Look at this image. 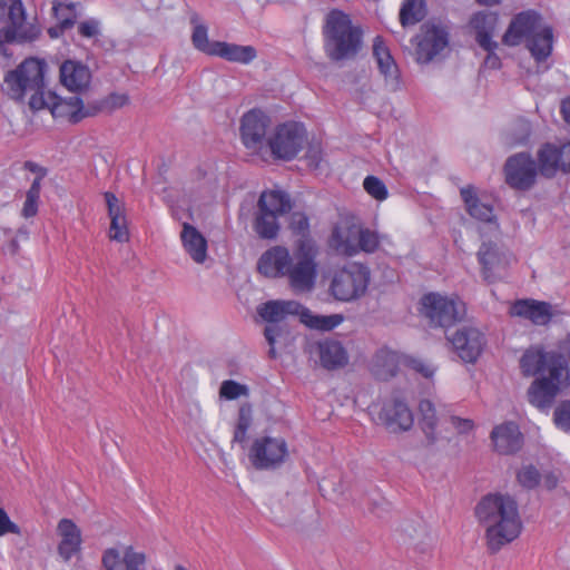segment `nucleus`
Masks as SVG:
<instances>
[{
    "mask_svg": "<svg viewBox=\"0 0 570 570\" xmlns=\"http://www.w3.org/2000/svg\"><path fill=\"white\" fill-rule=\"evenodd\" d=\"M252 407L249 405H242L238 411V419L234 431L233 442L243 443L246 440V434L252 424Z\"/></svg>",
    "mask_w": 570,
    "mask_h": 570,
    "instance_id": "43",
    "label": "nucleus"
},
{
    "mask_svg": "<svg viewBox=\"0 0 570 570\" xmlns=\"http://www.w3.org/2000/svg\"><path fill=\"white\" fill-rule=\"evenodd\" d=\"M551 308L550 303L525 298L515 301L510 308V314L529 320L535 325H546L551 321Z\"/></svg>",
    "mask_w": 570,
    "mask_h": 570,
    "instance_id": "21",
    "label": "nucleus"
},
{
    "mask_svg": "<svg viewBox=\"0 0 570 570\" xmlns=\"http://www.w3.org/2000/svg\"><path fill=\"white\" fill-rule=\"evenodd\" d=\"M450 422L459 433H468L473 429V422L469 419H461L453 415L450 417Z\"/></svg>",
    "mask_w": 570,
    "mask_h": 570,
    "instance_id": "63",
    "label": "nucleus"
},
{
    "mask_svg": "<svg viewBox=\"0 0 570 570\" xmlns=\"http://www.w3.org/2000/svg\"><path fill=\"white\" fill-rule=\"evenodd\" d=\"M361 228V219L355 215L342 216L333 228L330 239L331 246L343 255L354 256Z\"/></svg>",
    "mask_w": 570,
    "mask_h": 570,
    "instance_id": "14",
    "label": "nucleus"
},
{
    "mask_svg": "<svg viewBox=\"0 0 570 570\" xmlns=\"http://www.w3.org/2000/svg\"><path fill=\"white\" fill-rule=\"evenodd\" d=\"M458 356L465 363H475L482 354L485 337L476 327L463 326L446 335Z\"/></svg>",
    "mask_w": 570,
    "mask_h": 570,
    "instance_id": "13",
    "label": "nucleus"
},
{
    "mask_svg": "<svg viewBox=\"0 0 570 570\" xmlns=\"http://www.w3.org/2000/svg\"><path fill=\"white\" fill-rule=\"evenodd\" d=\"M60 81L70 91L81 94L91 81L89 68L80 61L66 60L60 66Z\"/></svg>",
    "mask_w": 570,
    "mask_h": 570,
    "instance_id": "20",
    "label": "nucleus"
},
{
    "mask_svg": "<svg viewBox=\"0 0 570 570\" xmlns=\"http://www.w3.org/2000/svg\"><path fill=\"white\" fill-rule=\"evenodd\" d=\"M271 126V118L261 109H252L243 115L240 119V139L243 145L257 153L267 146V130Z\"/></svg>",
    "mask_w": 570,
    "mask_h": 570,
    "instance_id": "11",
    "label": "nucleus"
},
{
    "mask_svg": "<svg viewBox=\"0 0 570 570\" xmlns=\"http://www.w3.org/2000/svg\"><path fill=\"white\" fill-rule=\"evenodd\" d=\"M520 368L524 376H534L527 396L540 411L549 410L559 393L570 385V368L567 356L541 345L530 346L520 358Z\"/></svg>",
    "mask_w": 570,
    "mask_h": 570,
    "instance_id": "1",
    "label": "nucleus"
},
{
    "mask_svg": "<svg viewBox=\"0 0 570 570\" xmlns=\"http://www.w3.org/2000/svg\"><path fill=\"white\" fill-rule=\"evenodd\" d=\"M45 60L28 58L14 70L4 77L7 95L17 101H23L27 92H31L29 107L33 111L50 108L51 105L45 98V73L47 71Z\"/></svg>",
    "mask_w": 570,
    "mask_h": 570,
    "instance_id": "4",
    "label": "nucleus"
},
{
    "mask_svg": "<svg viewBox=\"0 0 570 570\" xmlns=\"http://www.w3.org/2000/svg\"><path fill=\"white\" fill-rule=\"evenodd\" d=\"M534 60L540 63L548 59L553 47V30L549 26L538 29L525 42Z\"/></svg>",
    "mask_w": 570,
    "mask_h": 570,
    "instance_id": "32",
    "label": "nucleus"
},
{
    "mask_svg": "<svg viewBox=\"0 0 570 570\" xmlns=\"http://www.w3.org/2000/svg\"><path fill=\"white\" fill-rule=\"evenodd\" d=\"M498 23V16L492 12H476L470 24L475 31V41L482 49H498L499 43L492 40Z\"/></svg>",
    "mask_w": 570,
    "mask_h": 570,
    "instance_id": "26",
    "label": "nucleus"
},
{
    "mask_svg": "<svg viewBox=\"0 0 570 570\" xmlns=\"http://www.w3.org/2000/svg\"><path fill=\"white\" fill-rule=\"evenodd\" d=\"M107 111L105 100L88 102L82 105L80 109L70 115V122L78 124L87 117H94L100 112Z\"/></svg>",
    "mask_w": 570,
    "mask_h": 570,
    "instance_id": "46",
    "label": "nucleus"
},
{
    "mask_svg": "<svg viewBox=\"0 0 570 570\" xmlns=\"http://www.w3.org/2000/svg\"><path fill=\"white\" fill-rule=\"evenodd\" d=\"M52 104L50 107L53 117L67 116L70 121V115L80 109L83 105V100L79 96H71L68 98H59L56 95L50 94Z\"/></svg>",
    "mask_w": 570,
    "mask_h": 570,
    "instance_id": "40",
    "label": "nucleus"
},
{
    "mask_svg": "<svg viewBox=\"0 0 570 570\" xmlns=\"http://www.w3.org/2000/svg\"><path fill=\"white\" fill-rule=\"evenodd\" d=\"M254 230L263 239L276 238L279 232L278 217L272 215V213L257 209L254 220Z\"/></svg>",
    "mask_w": 570,
    "mask_h": 570,
    "instance_id": "37",
    "label": "nucleus"
},
{
    "mask_svg": "<svg viewBox=\"0 0 570 570\" xmlns=\"http://www.w3.org/2000/svg\"><path fill=\"white\" fill-rule=\"evenodd\" d=\"M257 209L279 217L292 209L289 195L282 190L263 191L257 202Z\"/></svg>",
    "mask_w": 570,
    "mask_h": 570,
    "instance_id": "34",
    "label": "nucleus"
},
{
    "mask_svg": "<svg viewBox=\"0 0 570 570\" xmlns=\"http://www.w3.org/2000/svg\"><path fill=\"white\" fill-rule=\"evenodd\" d=\"M8 18L11 24L6 28L17 30L18 42H31L39 37V27L26 22V10L21 0H8Z\"/></svg>",
    "mask_w": 570,
    "mask_h": 570,
    "instance_id": "22",
    "label": "nucleus"
},
{
    "mask_svg": "<svg viewBox=\"0 0 570 570\" xmlns=\"http://www.w3.org/2000/svg\"><path fill=\"white\" fill-rule=\"evenodd\" d=\"M553 421L559 429L570 430V401H564L556 407Z\"/></svg>",
    "mask_w": 570,
    "mask_h": 570,
    "instance_id": "53",
    "label": "nucleus"
},
{
    "mask_svg": "<svg viewBox=\"0 0 570 570\" xmlns=\"http://www.w3.org/2000/svg\"><path fill=\"white\" fill-rule=\"evenodd\" d=\"M7 533L20 534L21 530L18 524L12 522L7 512L0 508V537Z\"/></svg>",
    "mask_w": 570,
    "mask_h": 570,
    "instance_id": "57",
    "label": "nucleus"
},
{
    "mask_svg": "<svg viewBox=\"0 0 570 570\" xmlns=\"http://www.w3.org/2000/svg\"><path fill=\"white\" fill-rule=\"evenodd\" d=\"M322 149L318 145H311L306 153V160L311 168L318 169L322 161Z\"/></svg>",
    "mask_w": 570,
    "mask_h": 570,
    "instance_id": "58",
    "label": "nucleus"
},
{
    "mask_svg": "<svg viewBox=\"0 0 570 570\" xmlns=\"http://www.w3.org/2000/svg\"><path fill=\"white\" fill-rule=\"evenodd\" d=\"M449 45V33L441 27L432 24L423 32L416 47V60L422 63L432 61Z\"/></svg>",
    "mask_w": 570,
    "mask_h": 570,
    "instance_id": "17",
    "label": "nucleus"
},
{
    "mask_svg": "<svg viewBox=\"0 0 570 570\" xmlns=\"http://www.w3.org/2000/svg\"><path fill=\"white\" fill-rule=\"evenodd\" d=\"M78 32L83 38H96L100 35V23L96 19H88L78 24Z\"/></svg>",
    "mask_w": 570,
    "mask_h": 570,
    "instance_id": "55",
    "label": "nucleus"
},
{
    "mask_svg": "<svg viewBox=\"0 0 570 570\" xmlns=\"http://www.w3.org/2000/svg\"><path fill=\"white\" fill-rule=\"evenodd\" d=\"M425 18L424 0H404L400 9V22L403 27L419 23Z\"/></svg>",
    "mask_w": 570,
    "mask_h": 570,
    "instance_id": "38",
    "label": "nucleus"
},
{
    "mask_svg": "<svg viewBox=\"0 0 570 570\" xmlns=\"http://www.w3.org/2000/svg\"><path fill=\"white\" fill-rule=\"evenodd\" d=\"M197 22V16H194L191 18V23L195 24L193 35H191V42L194 47L209 56H213V50H215L214 41L208 40V29L203 23H196Z\"/></svg>",
    "mask_w": 570,
    "mask_h": 570,
    "instance_id": "41",
    "label": "nucleus"
},
{
    "mask_svg": "<svg viewBox=\"0 0 570 570\" xmlns=\"http://www.w3.org/2000/svg\"><path fill=\"white\" fill-rule=\"evenodd\" d=\"M475 515L485 529L487 546L491 553L499 552L521 534L523 524L518 503L508 494H487L476 504Z\"/></svg>",
    "mask_w": 570,
    "mask_h": 570,
    "instance_id": "2",
    "label": "nucleus"
},
{
    "mask_svg": "<svg viewBox=\"0 0 570 570\" xmlns=\"http://www.w3.org/2000/svg\"><path fill=\"white\" fill-rule=\"evenodd\" d=\"M301 321L313 330L320 331H331L338 326L344 317L341 314H332V315H314L311 311L303 306L301 309Z\"/></svg>",
    "mask_w": 570,
    "mask_h": 570,
    "instance_id": "35",
    "label": "nucleus"
},
{
    "mask_svg": "<svg viewBox=\"0 0 570 570\" xmlns=\"http://www.w3.org/2000/svg\"><path fill=\"white\" fill-rule=\"evenodd\" d=\"M399 365L400 355L387 347H382L373 355L370 371L376 380L389 381L397 374Z\"/></svg>",
    "mask_w": 570,
    "mask_h": 570,
    "instance_id": "24",
    "label": "nucleus"
},
{
    "mask_svg": "<svg viewBox=\"0 0 570 570\" xmlns=\"http://www.w3.org/2000/svg\"><path fill=\"white\" fill-rule=\"evenodd\" d=\"M379 245L380 240L377 233L362 227L355 245L356 254L360 252L374 253L379 248Z\"/></svg>",
    "mask_w": 570,
    "mask_h": 570,
    "instance_id": "45",
    "label": "nucleus"
},
{
    "mask_svg": "<svg viewBox=\"0 0 570 570\" xmlns=\"http://www.w3.org/2000/svg\"><path fill=\"white\" fill-rule=\"evenodd\" d=\"M145 561L146 558L144 553L134 551L131 547L126 549L124 554L126 570H139V567L142 566Z\"/></svg>",
    "mask_w": 570,
    "mask_h": 570,
    "instance_id": "54",
    "label": "nucleus"
},
{
    "mask_svg": "<svg viewBox=\"0 0 570 570\" xmlns=\"http://www.w3.org/2000/svg\"><path fill=\"white\" fill-rule=\"evenodd\" d=\"M422 314L432 327L444 328L445 332L464 320L465 304L459 298H451L439 293L425 294L422 299Z\"/></svg>",
    "mask_w": 570,
    "mask_h": 570,
    "instance_id": "6",
    "label": "nucleus"
},
{
    "mask_svg": "<svg viewBox=\"0 0 570 570\" xmlns=\"http://www.w3.org/2000/svg\"><path fill=\"white\" fill-rule=\"evenodd\" d=\"M323 36L325 53L332 61L354 59L362 49V28L353 24L350 16L338 9L327 13Z\"/></svg>",
    "mask_w": 570,
    "mask_h": 570,
    "instance_id": "3",
    "label": "nucleus"
},
{
    "mask_svg": "<svg viewBox=\"0 0 570 570\" xmlns=\"http://www.w3.org/2000/svg\"><path fill=\"white\" fill-rule=\"evenodd\" d=\"M104 197L106 200V205L108 208V215L110 218L116 217V216H125L124 204L119 202V199L116 197L115 194H112L111 191H106L104 194Z\"/></svg>",
    "mask_w": 570,
    "mask_h": 570,
    "instance_id": "56",
    "label": "nucleus"
},
{
    "mask_svg": "<svg viewBox=\"0 0 570 570\" xmlns=\"http://www.w3.org/2000/svg\"><path fill=\"white\" fill-rule=\"evenodd\" d=\"M287 453V443L284 439L264 436L253 443L249 459L255 469L271 470L284 463Z\"/></svg>",
    "mask_w": 570,
    "mask_h": 570,
    "instance_id": "10",
    "label": "nucleus"
},
{
    "mask_svg": "<svg viewBox=\"0 0 570 570\" xmlns=\"http://www.w3.org/2000/svg\"><path fill=\"white\" fill-rule=\"evenodd\" d=\"M540 174L546 178H553L560 170L570 173V142H546L537 154Z\"/></svg>",
    "mask_w": 570,
    "mask_h": 570,
    "instance_id": "12",
    "label": "nucleus"
},
{
    "mask_svg": "<svg viewBox=\"0 0 570 570\" xmlns=\"http://www.w3.org/2000/svg\"><path fill=\"white\" fill-rule=\"evenodd\" d=\"M61 541L58 544V553L65 561H69L81 547V531L70 519H61L57 527Z\"/></svg>",
    "mask_w": 570,
    "mask_h": 570,
    "instance_id": "25",
    "label": "nucleus"
},
{
    "mask_svg": "<svg viewBox=\"0 0 570 570\" xmlns=\"http://www.w3.org/2000/svg\"><path fill=\"white\" fill-rule=\"evenodd\" d=\"M292 262L293 258L286 247L275 246L259 257L257 269L267 277H283L289 272Z\"/></svg>",
    "mask_w": 570,
    "mask_h": 570,
    "instance_id": "18",
    "label": "nucleus"
},
{
    "mask_svg": "<svg viewBox=\"0 0 570 570\" xmlns=\"http://www.w3.org/2000/svg\"><path fill=\"white\" fill-rule=\"evenodd\" d=\"M38 202H39L38 197L26 194V200H24L22 212H21V214L24 218H30V217H33L37 215Z\"/></svg>",
    "mask_w": 570,
    "mask_h": 570,
    "instance_id": "61",
    "label": "nucleus"
},
{
    "mask_svg": "<svg viewBox=\"0 0 570 570\" xmlns=\"http://www.w3.org/2000/svg\"><path fill=\"white\" fill-rule=\"evenodd\" d=\"M104 100L107 111H112L125 106L128 102V97L126 95L110 94Z\"/></svg>",
    "mask_w": 570,
    "mask_h": 570,
    "instance_id": "60",
    "label": "nucleus"
},
{
    "mask_svg": "<svg viewBox=\"0 0 570 570\" xmlns=\"http://www.w3.org/2000/svg\"><path fill=\"white\" fill-rule=\"evenodd\" d=\"M55 17L59 21L60 31H65L73 27L76 22L75 6L72 3L66 4L62 2L55 3L52 7Z\"/></svg>",
    "mask_w": 570,
    "mask_h": 570,
    "instance_id": "42",
    "label": "nucleus"
},
{
    "mask_svg": "<svg viewBox=\"0 0 570 570\" xmlns=\"http://www.w3.org/2000/svg\"><path fill=\"white\" fill-rule=\"evenodd\" d=\"M517 479L523 488L534 489L540 483L541 474L534 465L529 464L518 471Z\"/></svg>",
    "mask_w": 570,
    "mask_h": 570,
    "instance_id": "47",
    "label": "nucleus"
},
{
    "mask_svg": "<svg viewBox=\"0 0 570 570\" xmlns=\"http://www.w3.org/2000/svg\"><path fill=\"white\" fill-rule=\"evenodd\" d=\"M287 335H288V331L282 323L267 324L265 326L264 336L269 345L268 356L271 358H276V356H277L276 350H275V344L279 340H286Z\"/></svg>",
    "mask_w": 570,
    "mask_h": 570,
    "instance_id": "44",
    "label": "nucleus"
},
{
    "mask_svg": "<svg viewBox=\"0 0 570 570\" xmlns=\"http://www.w3.org/2000/svg\"><path fill=\"white\" fill-rule=\"evenodd\" d=\"M303 305L295 301H269L258 306V315L268 324L282 323L287 315H299Z\"/></svg>",
    "mask_w": 570,
    "mask_h": 570,
    "instance_id": "28",
    "label": "nucleus"
},
{
    "mask_svg": "<svg viewBox=\"0 0 570 570\" xmlns=\"http://www.w3.org/2000/svg\"><path fill=\"white\" fill-rule=\"evenodd\" d=\"M460 194L465 205V210L471 217L484 223L494 220L493 207L480 199L473 186L470 185L461 188Z\"/></svg>",
    "mask_w": 570,
    "mask_h": 570,
    "instance_id": "30",
    "label": "nucleus"
},
{
    "mask_svg": "<svg viewBox=\"0 0 570 570\" xmlns=\"http://www.w3.org/2000/svg\"><path fill=\"white\" fill-rule=\"evenodd\" d=\"M530 135V121L525 119H518L513 122L511 128L504 134V142L510 148L523 146L529 141Z\"/></svg>",
    "mask_w": 570,
    "mask_h": 570,
    "instance_id": "39",
    "label": "nucleus"
},
{
    "mask_svg": "<svg viewBox=\"0 0 570 570\" xmlns=\"http://www.w3.org/2000/svg\"><path fill=\"white\" fill-rule=\"evenodd\" d=\"M409 365L411 368L426 379L432 377L435 372V370L430 364L419 358H411L409 361Z\"/></svg>",
    "mask_w": 570,
    "mask_h": 570,
    "instance_id": "59",
    "label": "nucleus"
},
{
    "mask_svg": "<svg viewBox=\"0 0 570 570\" xmlns=\"http://www.w3.org/2000/svg\"><path fill=\"white\" fill-rule=\"evenodd\" d=\"M307 139L306 130L302 124L288 121L278 125L273 135L268 137L267 146L277 159L292 160L303 149Z\"/></svg>",
    "mask_w": 570,
    "mask_h": 570,
    "instance_id": "8",
    "label": "nucleus"
},
{
    "mask_svg": "<svg viewBox=\"0 0 570 570\" xmlns=\"http://www.w3.org/2000/svg\"><path fill=\"white\" fill-rule=\"evenodd\" d=\"M505 183L513 189L520 191L530 190L537 183L539 161L529 153L514 154L505 160L503 166Z\"/></svg>",
    "mask_w": 570,
    "mask_h": 570,
    "instance_id": "9",
    "label": "nucleus"
},
{
    "mask_svg": "<svg viewBox=\"0 0 570 570\" xmlns=\"http://www.w3.org/2000/svg\"><path fill=\"white\" fill-rule=\"evenodd\" d=\"M541 14L534 10H527L515 14L502 37V42L515 47L527 40L539 29Z\"/></svg>",
    "mask_w": 570,
    "mask_h": 570,
    "instance_id": "16",
    "label": "nucleus"
},
{
    "mask_svg": "<svg viewBox=\"0 0 570 570\" xmlns=\"http://www.w3.org/2000/svg\"><path fill=\"white\" fill-rule=\"evenodd\" d=\"M110 238L120 243L128 240L127 220L125 216L110 218Z\"/></svg>",
    "mask_w": 570,
    "mask_h": 570,
    "instance_id": "51",
    "label": "nucleus"
},
{
    "mask_svg": "<svg viewBox=\"0 0 570 570\" xmlns=\"http://www.w3.org/2000/svg\"><path fill=\"white\" fill-rule=\"evenodd\" d=\"M289 229L293 234L301 236L299 239L309 237V220L308 217L301 212H295L291 215Z\"/></svg>",
    "mask_w": 570,
    "mask_h": 570,
    "instance_id": "48",
    "label": "nucleus"
},
{
    "mask_svg": "<svg viewBox=\"0 0 570 570\" xmlns=\"http://www.w3.org/2000/svg\"><path fill=\"white\" fill-rule=\"evenodd\" d=\"M180 238L185 250L196 263L200 264L206 259L207 242L194 226L184 223Z\"/></svg>",
    "mask_w": 570,
    "mask_h": 570,
    "instance_id": "33",
    "label": "nucleus"
},
{
    "mask_svg": "<svg viewBox=\"0 0 570 570\" xmlns=\"http://www.w3.org/2000/svg\"><path fill=\"white\" fill-rule=\"evenodd\" d=\"M484 50L488 52V55L484 59V65L491 69H499L501 67V60H500L499 56L495 53L497 49H484Z\"/></svg>",
    "mask_w": 570,
    "mask_h": 570,
    "instance_id": "64",
    "label": "nucleus"
},
{
    "mask_svg": "<svg viewBox=\"0 0 570 570\" xmlns=\"http://www.w3.org/2000/svg\"><path fill=\"white\" fill-rule=\"evenodd\" d=\"M321 365L326 370H337L348 363V354L341 342L324 340L317 344Z\"/></svg>",
    "mask_w": 570,
    "mask_h": 570,
    "instance_id": "29",
    "label": "nucleus"
},
{
    "mask_svg": "<svg viewBox=\"0 0 570 570\" xmlns=\"http://www.w3.org/2000/svg\"><path fill=\"white\" fill-rule=\"evenodd\" d=\"M247 394V386L233 380L224 381L219 389V395L226 400H236L239 396Z\"/></svg>",
    "mask_w": 570,
    "mask_h": 570,
    "instance_id": "49",
    "label": "nucleus"
},
{
    "mask_svg": "<svg viewBox=\"0 0 570 570\" xmlns=\"http://www.w3.org/2000/svg\"><path fill=\"white\" fill-rule=\"evenodd\" d=\"M419 411L421 414L420 425L425 434L428 445H433L438 440L434 432L438 422L434 404L430 400H422L419 404Z\"/></svg>",
    "mask_w": 570,
    "mask_h": 570,
    "instance_id": "36",
    "label": "nucleus"
},
{
    "mask_svg": "<svg viewBox=\"0 0 570 570\" xmlns=\"http://www.w3.org/2000/svg\"><path fill=\"white\" fill-rule=\"evenodd\" d=\"M491 440L495 451L504 455L518 452L523 445V435L513 422L495 426L491 432Z\"/></svg>",
    "mask_w": 570,
    "mask_h": 570,
    "instance_id": "19",
    "label": "nucleus"
},
{
    "mask_svg": "<svg viewBox=\"0 0 570 570\" xmlns=\"http://www.w3.org/2000/svg\"><path fill=\"white\" fill-rule=\"evenodd\" d=\"M370 283L367 266L351 263L333 274L330 294L340 302H351L363 296Z\"/></svg>",
    "mask_w": 570,
    "mask_h": 570,
    "instance_id": "7",
    "label": "nucleus"
},
{
    "mask_svg": "<svg viewBox=\"0 0 570 570\" xmlns=\"http://www.w3.org/2000/svg\"><path fill=\"white\" fill-rule=\"evenodd\" d=\"M476 256L483 279L489 284L497 282L509 265L507 253L493 242H483Z\"/></svg>",
    "mask_w": 570,
    "mask_h": 570,
    "instance_id": "15",
    "label": "nucleus"
},
{
    "mask_svg": "<svg viewBox=\"0 0 570 570\" xmlns=\"http://www.w3.org/2000/svg\"><path fill=\"white\" fill-rule=\"evenodd\" d=\"M213 56L220 57L230 62L247 65L257 57L253 46H240L225 41H214Z\"/></svg>",
    "mask_w": 570,
    "mask_h": 570,
    "instance_id": "31",
    "label": "nucleus"
},
{
    "mask_svg": "<svg viewBox=\"0 0 570 570\" xmlns=\"http://www.w3.org/2000/svg\"><path fill=\"white\" fill-rule=\"evenodd\" d=\"M18 42L17 30L7 29L6 27L0 29V53L4 51V45L10 42Z\"/></svg>",
    "mask_w": 570,
    "mask_h": 570,
    "instance_id": "62",
    "label": "nucleus"
},
{
    "mask_svg": "<svg viewBox=\"0 0 570 570\" xmlns=\"http://www.w3.org/2000/svg\"><path fill=\"white\" fill-rule=\"evenodd\" d=\"M363 186L366 193L373 198L377 200H384L387 198L386 186L380 178L375 176H367L364 179Z\"/></svg>",
    "mask_w": 570,
    "mask_h": 570,
    "instance_id": "50",
    "label": "nucleus"
},
{
    "mask_svg": "<svg viewBox=\"0 0 570 570\" xmlns=\"http://www.w3.org/2000/svg\"><path fill=\"white\" fill-rule=\"evenodd\" d=\"M382 417L386 426L393 432L407 431L414 422L410 407L399 397L384 404Z\"/></svg>",
    "mask_w": 570,
    "mask_h": 570,
    "instance_id": "23",
    "label": "nucleus"
},
{
    "mask_svg": "<svg viewBox=\"0 0 570 570\" xmlns=\"http://www.w3.org/2000/svg\"><path fill=\"white\" fill-rule=\"evenodd\" d=\"M101 564L105 570H122L124 558L121 559L119 550L109 548L104 551Z\"/></svg>",
    "mask_w": 570,
    "mask_h": 570,
    "instance_id": "52",
    "label": "nucleus"
},
{
    "mask_svg": "<svg viewBox=\"0 0 570 570\" xmlns=\"http://www.w3.org/2000/svg\"><path fill=\"white\" fill-rule=\"evenodd\" d=\"M317 247L312 238L298 239L293 253V262L287 277L291 287L296 292H309L317 276Z\"/></svg>",
    "mask_w": 570,
    "mask_h": 570,
    "instance_id": "5",
    "label": "nucleus"
},
{
    "mask_svg": "<svg viewBox=\"0 0 570 570\" xmlns=\"http://www.w3.org/2000/svg\"><path fill=\"white\" fill-rule=\"evenodd\" d=\"M373 57L376 60L380 72L384 76L385 80L390 82L395 89L399 85V68L390 49L385 45L381 36H376L373 41Z\"/></svg>",
    "mask_w": 570,
    "mask_h": 570,
    "instance_id": "27",
    "label": "nucleus"
}]
</instances>
